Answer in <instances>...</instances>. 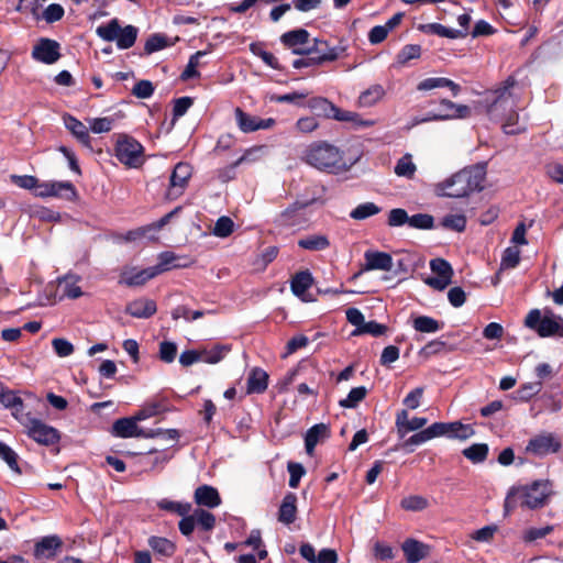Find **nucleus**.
<instances>
[{"label":"nucleus","instance_id":"obj_1","mask_svg":"<svg viewBox=\"0 0 563 563\" xmlns=\"http://www.w3.org/2000/svg\"><path fill=\"white\" fill-rule=\"evenodd\" d=\"M485 174L483 166L464 168L438 184L437 192L439 196L451 198L467 197L470 194L483 189Z\"/></svg>","mask_w":563,"mask_h":563},{"label":"nucleus","instance_id":"obj_2","mask_svg":"<svg viewBox=\"0 0 563 563\" xmlns=\"http://www.w3.org/2000/svg\"><path fill=\"white\" fill-rule=\"evenodd\" d=\"M302 159L310 166L336 174L345 168L342 152L327 142H313L306 147Z\"/></svg>","mask_w":563,"mask_h":563},{"label":"nucleus","instance_id":"obj_3","mask_svg":"<svg viewBox=\"0 0 563 563\" xmlns=\"http://www.w3.org/2000/svg\"><path fill=\"white\" fill-rule=\"evenodd\" d=\"M550 494V485L543 481H536L529 486L512 487L506 496L505 509L509 511L518 505L529 509L541 508Z\"/></svg>","mask_w":563,"mask_h":563},{"label":"nucleus","instance_id":"obj_4","mask_svg":"<svg viewBox=\"0 0 563 563\" xmlns=\"http://www.w3.org/2000/svg\"><path fill=\"white\" fill-rule=\"evenodd\" d=\"M525 325L534 330L541 338H563V318L550 310L541 316L539 309H532L525 319Z\"/></svg>","mask_w":563,"mask_h":563},{"label":"nucleus","instance_id":"obj_5","mask_svg":"<svg viewBox=\"0 0 563 563\" xmlns=\"http://www.w3.org/2000/svg\"><path fill=\"white\" fill-rule=\"evenodd\" d=\"M96 33L104 41H115L117 46L120 49H126L134 45L137 36V29L133 25H126L122 29L119 21L113 19L108 24L99 25Z\"/></svg>","mask_w":563,"mask_h":563},{"label":"nucleus","instance_id":"obj_6","mask_svg":"<svg viewBox=\"0 0 563 563\" xmlns=\"http://www.w3.org/2000/svg\"><path fill=\"white\" fill-rule=\"evenodd\" d=\"M115 157L125 166L137 168L144 163V147L134 137L119 134L115 143Z\"/></svg>","mask_w":563,"mask_h":563},{"label":"nucleus","instance_id":"obj_7","mask_svg":"<svg viewBox=\"0 0 563 563\" xmlns=\"http://www.w3.org/2000/svg\"><path fill=\"white\" fill-rule=\"evenodd\" d=\"M20 423L26 429V434L38 444L48 446L60 440V433L56 428L32 417L31 412L21 418Z\"/></svg>","mask_w":563,"mask_h":563},{"label":"nucleus","instance_id":"obj_8","mask_svg":"<svg viewBox=\"0 0 563 563\" xmlns=\"http://www.w3.org/2000/svg\"><path fill=\"white\" fill-rule=\"evenodd\" d=\"M310 34L303 29L292 30L282 35V43L294 54L310 55L312 53H321V46H327L322 41L313 40L311 44L309 41Z\"/></svg>","mask_w":563,"mask_h":563},{"label":"nucleus","instance_id":"obj_9","mask_svg":"<svg viewBox=\"0 0 563 563\" xmlns=\"http://www.w3.org/2000/svg\"><path fill=\"white\" fill-rule=\"evenodd\" d=\"M485 114L494 121L501 122L506 134H518L527 129L526 115L520 117L514 108H483Z\"/></svg>","mask_w":563,"mask_h":563},{"label":"nucleus","instance_id":"obj_10","mask_svg":"<svg viewBox=\"0 0 563 563\" xmlns=\"http://www.w3.org/2000/svg\"><path fill=\"white\" fill-rule=\"evenodd\" d=\"M429 440L438 437H446L449 439L466 440L475 432L472 426L464 424L460 421L453 422H434L426 428Z\"/></svg>","mask_w":563,"mask_h":563},{"label":"nucleus","instance_id":"obj_11","mask_svg":"<svg viewBox=\"0 0 563 563\" xmlns=\"http://www.w3.org/2000/svg\"><path fill=\"white\" fill-rule=\"evenodd\" d=\"M161 433V429L145 430L137 426L135 417L120 418L112 424V434L122 438H155Z\"/></svg>","mask_w":563,"mask_h":563},{"label":"nucleus","instance_id":"obj_12","mask_svg":"<svg viewBox=\"0 0 563 563\" xmlns=\"http://www.w3.org/2000/svg\"><path fill=\"white\" fill-rule=\"evenodd\" d=\"M192 168L188 163L179 162L175 165L169 177V186L166 190V198L175 200L180 197L191 177Z\"/></svg>","mask_w":563,"mask_h":563},{"label":"nucleus","instance_id":"obj_13","mask_svg":"<svg viewBox=\"0 0 563 563\" xmlns=\"http://www.w3.org/2000/svg\"><path fill=\"white\" fill-rule=\"evenodd\" d=\"M561 449L560 441L551 433L539 434L529 440L526 451L537 456L556 453Z\"/></svg>","mask_w":563,"mask_h":563},{"label":"nucleus","instance_id":"obj_14","mask_svg":"<svg viewBox=\"0 0 563 563\" xmlns=\"http://www.w3.org/2000/svg\"><path fill=\"white\" fill-rule=\"evenodd\" d=\"M235 120L239 129L244 133L271 129L275 124L274 119H261L243 111L242 108H235Z\"/></svg>","mask_w":563,"mask_h":563},{"label":"nucleus","instance_id":"obj_15","mask_svg":"<svg viewBox=\"0 0 563 563\" xmlns=\"http://www.w3.org/2000/svg\"><path fill=\"white\" fill-rule=\"evenodd\" d=\"M32 57L44 64H54L60 57L59 44L49 38H41L33 47Z\"/></svg>","mask_w":563,"mask_h":563},{"label":"nucleus","instance_id":"obj_16","mask_svg":"<svg viewBox=\"0 0 563 563\" xmlns=\"http://www.w3.org/2000/svg\"><path fill=\"white\" fill-rule=\"evenodd\" d=\"M339 57L335 47L321 46V53H312L310 55H301V57L292 62L294 68L312 67L324 62H332Z\"/></svg>","mask_w":563,"mask_h":563},{"label":"nucleus","instance_id":"obj_17","mask_svg":"<svg viewBox=\"0 0 563 563\" xmlns=\"http://www.w3.org/2000/svg\"><path fill=\"white\" fill-rule=\"evenodd\" d=\"M472 108H443L439 112H429L426 117H415L412 126L433 121V120H452V119H464L471 115Z\"/></svg>","mask_w":563,"mask_h":563},{"label":"nucleus","instance_id":"obj_18","mask_svg":"<svg viewBox=\"0 0 563 563\" xmlns=\"http://www.w3.org/2000/svg\"><path fill=\"white\" fill-rule=\"evenodd\" d=\"M365 264L363 271H385L393 268V257L389 253L368 250L364 253Z\"/></svg>","mask_w":563,"mask_h":563},{"label":"nucleus","instance_id":"obj_19","mask_svg":"<svg viewBox=\"0 0 563 563\" xmlns=\"http://www.w3.org/2000/svg\"><path fill=\"white\" fill-rule=\"evenodd\" d=\"M401 550L408 563H418L430 555V547L412 538L404 541Z\"/></svg>","mask_w":563,"mask_h":563},{"label":"nucleus","instance_id":"obj_20","mask_svg":"<svg viewBox=\"0 0 563 563\" xmlns=\"http://www.w3.org/2000/svg\"><path fill=\"white\" fill-rule=\"evenodd\" d=\"M0 402L5 408L11 409L12 416L21 422V418L25 417L27 412H24V404L23 400L18 394L13 390L5 389L2 384H0Z\"/></svg>","mask_w":563,"mask_h":563},{"label":"nucleus","instance_id":"obj_21","mask_svg":"<svg viewBox=\"0 0 563 563\" xmlns=\"http://www.w3.org/2000/svg\"><path fill=\"white\" fill-rule=\"evenodd\" d=\"M157 311L156 302L147 298H139L126 305L125 312L134 318L147 319Z\"/></svg>","mask_w":563,"mask_h":563},{"label":"nucleus","instance_id":"obj_22","mask_svg":"<svg viewBox=\"0 0 563 563\" xmlns=\"http://www.w3.org/2000/svg\"><path fill=\"white\" fill-rule=\"evenodd\" d=\"M195 503L198 506L216 508L221 504V497L217 488L210 485H201L196 488L194 494Z\"/></svg>","mask_w":563,"mask_h":563},{"label":"nucleus","instance_id":"obj_23","mask_svg":"<svg viewBox=\"0 0 563 563\" xmlns=\"http://www.w3.org/2000/svg\"><path fill=\"white\" fill-rule=\"evenodd\" d=\"M64 124L67 130L86 147H91V137L89 135L87 126L75 117L70 114H64Z\"/></svg>","mask_w":563,"mask_h":563},{"label":"nucleus","instance_id":"obj_24","mask_svg":"<svg viewBox=\"0 0 563 563\" xmlns=\"http://www.w3.org/2000/svg\"><path fill=\"white\" fill-rule=\"evenodd\" d=\"M63 542L57 536H47L42 538L34 547V555L36 558L52 559L56 555L58 549H60Z\"/></svg>","mask_w":563,"mask_h":563},{"label":"nucleus","instance_id":"obj_25","mask_svg":"<svg viewBox=\"0 0 563 563\" xmlns=\"http://www.w3.org/2000/svg\"><path fill=\"white\" fill-rule=\"evenodd\" d=\"M297 516V496L294 493H287L278 509V521L284 525L295 522Z\"/></svg>","mask_w":563,"mask_h":563},{"label":"nucleus","instance_id":"obj_26","mask_svg":"<svg viewBox=\"0 0 563 563\" xmlns=\"http://www.w3.org/2000/svg\"><path fill=\"white\" fill-rule=\"evenodd\" d=\"M268 386V374L260 367L251 369L247 376L246 394H263Z\"/></svg>","mask_w":563,"mask_h":563},{"label":"nucleus","instance_id":"obj_27","mask_svg":"<svg viewBox=\"0 0 563 563\" xmlns=\"http://www.w3.org/2000/svg\"><path fill=\"white\" fill-rule=\"evenodd\" d=\"M330 437V428L325 423H317L309 428L305 437V446L308 454H312L316 445L322 439Z\"/></svg>","mask_w":563,"mask_h":563},{"label":"nucleus","instance_id":"obj_28","mask_svg":"<svg viewBox=\"0 0 563 563\" xmlns=\"http://www.w3.org/2000/svg\"><path fill=\"white\" fill-rule=\"evenodd\" d=\"M327 115L350 123L352 126H368L373 124L372 121H364L358 113L346 110L345 108H329Z\"/></svg>","mask_w":563,"mask_h":563},{"label":"nucleus","instance_id":"obj_29","mask_svg":"<svg viewBox=\"0 0 563 563\" xmlns=\"http://www.w3.org/2000/svg\"><path fill=\"white\" fill-rule=\"evenodd\" d=\"M449 88L453 96H456L460 91V86L454 81L443 77H430L420 81L417 89L420 91H429L435 88Z\"/></svg>","mask_w":563,"mask_h":563},{"label":"nucleus","instance_id":"obj_30","mask_svg":"<svg viewBox=\"0 0 563 563\" xmlns=\"http://www.w3.org/2000/svg\"><path fill=\"white\" fill-rule=\"evenodd\" d=\"M312 274L306 269L298 272L290 280V289L297 297L303 298L305 292L312 286Z\"/></svg>","mask_w":563,"mask_h":563},{"label":"nucleus","instance_id":"obj_31","mask_svg":"<svg viewBox=\"0 0 563 563\" xmlns=\"http://www.w3.org/2000/svg\"><path fill=\"white\" fill-rule=\"evenodd\" d=\"M298 246L312 252L324 251L330 246V241L324 234H309L298 240Z\"/></svg>","mask_w":563,"mask_h":563},{"label":"nucleus","instance_id":"obj_32","mask_svg":"<svg viewBox=\"0 0 563 563\" xmlns=\"http://www.w3.org/2000/svg\"><path fill=\"white\" fill-rule=\"evenodd\" d=\"M148 547L158 555L170 558L175 554L176 544L164 537L152 536L147 540Z\"/></svg>","mask_w":563,"mask_h":563},{"label":"nucleus","instance_id":"obj_33","mask_svg":"<svg viewBox=\"0 0 563 563\" xmlns=\"http://www.w3.org/2000/svg\"><path fill=\"white\" fill-rule=\"evenodd\" d=\"M157 271L153 267H147L137 272L125 273L122 283L126 286H142L147 280L156 277Z\"/></svg>","mask_w":563,"mask_h":563},{"label":"nucleus","instance_id":"obj_34","mask_svg":"<svg viewBox=\"0 0 563 563\" xmlns=\"http://www.w3.org/2000/svg\"><path fill=\"white\" fill-rule=\"evenodd\" d=\"M308 203L294 202L279 214V221L284 225L294 227L301 222L302 216L299 213Z\"/></svg>","mask_w":563,"mask_h":563},{"label":"nucleus","instance_id":"obj_35","mask_svg":"<svg viewBox=\"0 0 563 563\" xmlns=\"http://www.w3.org/2000/svg\"><path fill=\"white\" fill-rule=\"evenodd\" d=\"M124 117L122 111H118L111 117L93 118L89 119V126L93 133H106L109 132L118 120Z\"/></svg>","mask_w":563,"mask_h":563},{"label":"nucleus","instance_id":"obj_36","mask_svg":"<svg viewBox=\"0 0 563 563\" xmlns=\"http://www.w3.org/2000/svg\"><path fill=\"white\" fill-rule=\"evenodd\" d=\"M230 351L231 346L228 344H217L211 349L200 350L201 362L217 364L222 361Z\"/></svg>","mask_w":563,"mask_h":563},{"label":"nucleus","instance_id":"obj_37","mask_svg":"<svg viewBox=\"0 0 563 563\" xmlns=\"http://www.w3.org/2000/svg\"><path fill=\"white\" fill-rule=\"evenodd\" d=\"M412 327L417 332L434 333L443 328V322L429 316H418L413 319Z\"/></svg>","mask_w":563,"mask_h":563},{"label":"nucleus","instance_id":"obj_38","mask_svg":"<svg viewBox=\"0 0 563 563\" xmlns=\"http://www.w3.org/2000/svg\"><path fill=\"white\" fill-rule=\"evenodd\" d=\"M52 197L74 200L77 197V190L70 181H49Z\"/></svg>","mask_w":563,"mask_h":563},{"label":"nucleus","instance_id":"obj_39","mask_svg":"<svg viewBox=\"0 0 563 563\" xmlns=\"http://www.w3.org/2000/svg\"><path fill=\"white\" fill-rule=\"evenodd\" d=\"M416 170H417V167H416L415 163L412 162V156H411V154H408V153L405 154L404 156H401L397 161L395 168H394V172L397 176L405 177L408 179L413 178Z\"/></svg>","mask_w":563,"mask_h":563},{"label":"nucleus","instance_id":"obj_40","mask_svg":"<svg viewBox=\"0 0 563 563\" xmlns=\"http://www.w3.org/2000/svg\"><path fill=\"white\" fill-rule=\"evenodd\" d=\"M486 443H474L462 451L463 455L474 464L483 463L488 455Z\"/></svg>","mask_w":563,"mask_h":563},{"label":"nucleus","instance_id":"obj_41","mask_svg":"<svg viewBox=\"0 0 563 563\" xmlns=\"http://www.w3.org/2000/svg\"><path fill=\"white\" fill-rule=\"evenodd\" d=\"M368 390L365 386L354 387L350 390L346 398L341 399L339 401L340 407L353 409L358 406V404L365 399Z\"/></svg>","mask_w":563,"mask_h":563},{"label":"nucleus","instance_id":"obj_42","mask_svg":"<svg viewBox=\"0 0 563 563\" xmlns=\"http://www.w3.org/2000/svg\"><path fill=\"white\" fill-rule=\"evenodd\" d=\"M541 389V380L526 383L514 393V398L519 401H529L533 396L538 395Z\"/></svg>","mask_w":563,"mask_h":563},{"label":"nucleus","instance_id":"obj_43","mask_svg":"<svg viewBox=\"0 0 563 563\" xmlns=\"http://www.w3.org/2000/svg\"><path fill=\"white\" fill-rule=\"evenodd\" d=\"M79 277L65 276L59 280V286L63 287V294L70 298L77 299L82 295L81 288L77 285Z\"/></svg>","mask_w":563,"mask_h":563},{"label":"nucleus","instance_id":"obj_44","mask_svg":"<svg viewBox=\"0 0 563 563\" xmlns=\"http://www.w3.org/2000/svg\"><path fill=\"white\" fill-rule=\"evenodd\" d=\"M159 262L157 265L154 266V268L157 271V274H162L170 268H177L183 267L185 264L177 263L176 261L179 260V256H177L173 252H162L159 254Z\"/></svg>","mask_w":563,"mask_h":563},{"label":"nucleus","instance_id":"obj_45","mask_svg":"<svg viewBox=\"0 0 563 563\" xmlns=\"http://www.w3.org/2000/svg\"><path fill=\"white\" fill-rule=\"evenodd\" d=\"M380 212V208L374 202H364L358 205L350 212V217L354 220H365Z\"/></svg>","mask_w":563,"mask_h":563},{"label":"nucleus","instance_id":"obj_46","mask_svg":"<svg viewBox=\"0 0 563 563\" xmlns=\"http://www.w3.org/2000/svg\"><path fill=\"white\" fill-rule=\"evenodd\" d=\"M265 148L264 145L247 148L241 157L228 166V170L234 173V169L243 163H253L260 159V154Z\"/></svg>","mask_w":563,"mask_h":563},{"label":"nucleus","instance_id":"obj_47","mask_svg":"<svg viewBox=\"0 0 563 563\" xmlns=\"http://www.w3.org/2000/svg\"><path fill=\"white\" fill-rule=\"evenodd\" d=\"M429 441L426 429L412 434L406 439L401 444L396 445L391 451H397L399 448L406 450L408 453L413 452V448Z\"/></svg>","mask_w":563,"mask_h":563},{"label":"nucleus","instance_id":"obj_48","mask_svg":"<svg viewBox=\"0 0 563 563\" xmlns=\"http://www.w3.org/2000/svg\"><path fill=\"white\" fill-rule=\"evenodd\" d=\"M196 523L205 531H211L216 527V516L208 510L197 508L194 510Z\"/></svg>","mask_w":563,"mask_h":563},{"label":"nucleus","instance_id":"obj_49","mask_svg":"<svg viewBox=\"0 0 563 563\" xmlns=\"http://www.w3.org/2000/svg\"><path fill=\"white\" fill-rule=\"evenodd\" d=\"M421 56V46L418 44L405 45L397 55V63L406 65L412 59H418Z\"/></svg>","mask_w":563,"mask_h":563},{"label":"nucleus","instance_id":"obj_50","mask_svg":"<svg viewBox=\"0 0 563 563\" xmlns=\"http://www.w3.org/2000/svg\"><path fill=\"white\" fill-rule=\"evenodd\" d=\"M408 225L418 230H430L434 227V218L428 213H416L411 217L409 216Z\"/></svg>","mask_w":563,"mask_h":563},{"label":"nucleus","instance_id":"obj_51","mask_svg":"<svg viewBox=\"0 0 563 563\" xmlns=\"http://www.w3.org/2000/svg\"><path fill=\"white\" fill-rule=\"evenodd\" d=\"M0 457L8 464V466L15 472L21 474V470L18 464V454L4 442L0 441Z\"/></svg>","mask_w":563,"mask_h":563},{"label":"nucleus","instance_id":"obj_52","mask_svg":"<svg viewBox=\"0 0 563 563\" xmlns=\"http://www.w3.org/2000/svg\"><path fill=\"white\" fill-rule=\"evenodd\" d=\"M384 89L380 86H373L360 96L361 106H372L383 100Z\"/></svg>","mask_w":563,"mask_h":563},{"label":"nucleus","instance_id":"obj_53","mask_svg":"<svg viewBox=\"0 0 563 563\" xmlns=\"http://www.w3.org/2000/svg\"><path fill=\"white\" fill-rule=\"evenodd\" d=\"M441 225L449 230L463 232L466 228V217L464 214H448L442 219Z\"/></svg>","mask_w":563,"mask_h":563},{"label":"nucleus","instance_id":"obj_54","mask_svg":"<svg viewBox=\"0 0 563 563\" xmlns=\"http://www.w3.org/2000/svg\"><path fill=\"white\" fill-rule=\"evenodd\" d=\"M428 31L433 33V34H437L441 37H446V38H460V37H464L465 36V32L464 31H459V30H455V29H450V27H446L440 23H431L429 24L428 26Z\"/></svg>","mask_w":563,"mask_h":563},{"label":"nucleus","instance_id":"obj_55","mask_svg":"<svg viewBox=\"0 0 563 563\" xmlns=\"http://www.w3.org/2000/svg\"><path fill=\"white\" fill-rule=\"evenodd\" d=\"M430 268L437 276L452 279L453 269L446 260L440 257L431 260Z\"/></svg>","mask_w":563,"mask_h":563},{"label":"nucleus","instance_id":"obj_56","mask_svg":"<svg viewBox=\"0 0 563 563\" xmlns=\"http://www.w3.org/2000/svg\"><path fill=\"white\" fill-rule=\"evenodd\" d=\"M158 356L159 360L164 363H173L177 356V344L170 341L161 342Z\"/></svg>","mask_w":563,"mask_h":563},{"label":"nucleus","instance_id":"obj_57","mask_svg":"<svg viewBox=\"0 0 563 563\" xmlns=\"http://www.w3.org/2000/svg\"><path fill=\"white\" fill-rule=\"evenodd\" d=\"M387 331V327L376 321L364 322L363 327L358 330H354V335L371 334L373 336L384 335Z\"/></svg>","mask_w":563,"mask_h":563},{"label":"nucleus","instance_id":"obj_58","mask_svg":"<svg viewBox=\"0 0 563 563\" xmlns=\"http://www.w3.org/2000/svg\"><path fill=\"white\" fill-rule=\"evenodd\" d=\"M234 222L227 216L220 217L213 228V234L218 238H227L233 232Z\"/></svg>","mask_w":563,"mask_h":563},{"label":"nucleus","instance_id":"obj_59","mask_svg":"<svg viewBox=\"0 0 563 563\" xmlns=\"http://www.w3.org/2000/svg\"><path fill=\"white\" fill-rule=\"evenodd\" d=\"M400 505L406 510L420 511L428 507V500L422 496L411 495L404 498Z\"/></svg>","mask_w":563,"mask_h":563},{"label":"nucleus","instance_id":"obj_60","mask_svg":"<svg viewBox=\"0 0 563 563\" xmlns=\"http://www.w3.org/2000/svg\"><path fill=\"white\" fill-rule=\"evenodd\" d=\"M205 55H206V52L198 51L197 53H195L194 55L190 56L189 62L181 74L183 79L187 80V79L197 77L199 75L197 68L199 66L200 58Z\"/></svg>","mask_w":563,"mask_h":563},{"label":"nucleus","instance_id":"obj_61","mask_svg":"<svg viewBox=\"0 0 563 563\" xmlns=\"http://www.w3.org/2000/svg\"><path fill=\"white\" fill-rule=\"evenodd\" d=\"M387 224L391 228L409 224L408 212L402 208L391 209L388 213Z\"/></svg>","mask_w":563,"mask_h":563},{"label":"nucleus","instance_id":"obj_62","mask_svg":"<svg viewBox=\"0 0 563 563\" xmlns=\"http://www.w3.org/2000/svg\"><path fill=\"white\" fill-rule=\"evenodd\" d=\"M520 262V251L516 247H507L501 256L500 266L504 269L515 268Z\"/></svg>","mask_w":563,"mask_h":563},{"label":"nucleus","instance_id":"obj_63","mask_svg":"<svg viewBox=\"0 0 563 563\" xmlns=\"http://www.w3.org/2000/svg\"><path fill=\"white\" fill-rule=\"evenodd\" d=\"M158 507L164 510L176 512L179 516H185L190 512L191 505L189 503H177L167 499H163L158 503Z\"/></svg>","mask_w":563,"mask_h":563},{"label":"nucleus","instance_id":"obj_64","mask_svg":"<svg viewBox=\"0 0 563 563\" xmlns=\"http://www.w3.org/2000/svg\"><path fill=\"white\" fill-rule=\"evenodd\" d=\"M52 346L54 349V352L59 357L69 356L74 352V345L68 340L63 339V338L53 339Z\"/></svg>","mask_w":563,"mask_h":563}]
</instances>
